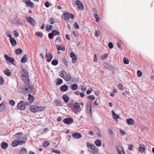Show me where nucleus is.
<instances>
[{
    "label": "nucleus",
    "instance_id": "obj_54",
    "mask_svg": "<svg viewBox=\"0 0 154 154\" xmlns=\"http://www.w3.org/2000/svg\"><path fill=\"white\" fill-rule=\"evenodd\" d=\"M108 46L109 48H112L113 47V44L111 42H110L108 43Z\"/></svg>",
    "mask_w": 154,
    "mask_h": 154
},
{
    "label": "nucleus",
    "instance_id": "obj_56",
    "mask_svg": "<svg viewBox=\"0 0 154 154\" xmlns=\"http://www.w3.org/2000/svg\"><path fill=\"white\" fill-rule=\"evenodd\" d=\"M74 27L76 29H79V26L78 24L76 23V22H75L74 24Z\"/></svg>",
    "mask_w": 154,
    "mask_h": 154
},
{
    "label": "nucleus",
    "instance_id": "obj_33",
    "mask_svg": "<svg viewBox=\"0 0 154 154\" xmlns=\"http://www.w3.org/2000/svg\"><path fill=\"white\" fill-rule=\"evenodd\" d=\"M5 73L8 76H10L11 75V72L10 70L7 69L4 71Z\"/></svg>",
    "mask_w": 154,
    "mask_h": 154
},
{
    "label": "nucleus",
    "instance_id": "obj_35",
    "mask_svg": "<svg viewBox=\"0 0 154 154\" xmlns=\"http://www.w3.org/2000/svg\"><path fill=\"white\" fill-rule=\"evenodd\" d=\"M94 17L96 19L97 22H98L100 20V18L98 15L97 14L94 13Z\"/></svg>",
    "mask_w": 154,
    "mask_h": 154
},
{
    "label": "nucleus",
    "instance_id": "obj_22",
    "mask_svg": "<svg viewBox=\"0 0 154 154\" xmlns=\"http://www.w3.org/2000/svg\"><path fill=\"white\" fill-rule=\"evenodd\" d=\"M10 42L12 46H15L17 44V42L16 40L14 38H12L10 39Z\"/></svg>",
    "mask_w": 154,
    "mask_h": 154
},
{
    "label": "nucleus",
    "instance_id": "obj_3",
    "mask_svg": "<svg viewBox=\"0 0 154 154\" xmlns=\"http://www.w3.org/2000/svg\"><path fill=\"white\" fill-rule=\"evenodd\" d=\"M25 102L21 100L18 103L17 105V109L19 110H23L26 109V106L25 104Z\"/></svg>",
    "mask_w": 154,
    "mask_h": 154
},
{
    "label": "nucleus",
    "instance_id": "obj_17",
    "mask_svg": "<svg viewBox=\"0 0 154 154\" xmlns=\"http://www.w3.org/2000/svg\"><path fill=\"white\" fill-rule=\"evenodd\" d=\"M63 98L66 103H68L69 100V97L66 94H64L63 96Z\"/></svg>",
    "mask_w": 154,
    "mask_h": 154
},
{
    "label": "nucleus",
    "instance_id": "obj_28",
    "mask_svg": "<svg viewBox=\"0 0 154 154\" xmlns=\"http://www.w3.org/2000/svg\"><path fill=\"white\" fill-rule=\"evenodd\" d=\"M71 88L73 90H75L78 88V85L76 84H74L72 85L71 86Z\"/></svg>",
    "mask_w": 154,
    "mask_h": 154
},
{
    "label": "nucleus",
    "instance_id": "obj_58",
    "mask_svg": "<svg viewBox=\"0 0 154 154\" xmlns=\"http://www.w3.org/2000/svg\"><path fill=\"white\" fill-rule=\"evenodd\" d=\"M32 102L31 101H29V102H25V103L26 106V105H29V106L30 105L32 104Z\"/></svg>",
    "mask_w": 154,
    "mask_h": 154
},
{
    "label": "nucleus",
    "instance_id": "obj_36",
    "mask_svg": "<svg viewBox=\"0 0 154 154\" xmlns=\"http://www.w3.org/2000/svg\"><path fill=\"white\" fill-rule=\"evenodd\" d=\"M8 146V143H6L3 142L2 143V148L3 149H6L7 147Z\"/></svg>",
    "mask_w": 154,
    "mask_h": 154
},
{
    "label": "nucleus",
    "instance_id": "obj_59",
    "mask_svg": "<svg viewBox=\"0 0 154 154\" xmlns=\"http://www.w3.org/2000/svg\"><path fill=\"white\" fill-rule=\"evenodd\" d=\"M13 33L15 37H18L19 36L18 33L16 31H14L13 32Z\"/></svg>",
    "mask_w": 154,
    "mask_h": 154
},
{
    "label": "nucleus",
    "instance_id": "obj_11",
    "mask_svg": "<svg viewBox=\"0 0 154 154\" xmlns=\"http://www.w3.org/2000/svg\"><path fill=\"white\" fill-rule=\"evenodd\" d=\"M23 2L26 3L28 6L32 8L34 6L33 3L31 2L30 0H26L23 1Z\"/></svg>",
    "mask_w": 154,
    "mask_h": 154
},
{
    "label": "nucleus",
    "instance_id": "obj_47",
    "mask_svg": "<svg viewBox=\"0 0 154 154\" xmlns=\"http://www.w3.org/2000/svg\"><path fill=\"white\" fill-rule=\"evenodd\" d=\"M137 75L139 77H140L142 75V73L141 71L139 70H138L137 72Z\"/></svg>",
    "mask_w": 154,
    "mask_h": 154
},
{
    "label": "nucleus",
    "instance_id": "obj_64",
    "mask_svg": "<svg viewBox=\"0 0 154 154\" xmlns=\"http://www.w3.org/2000/svg\"><path fill=\"white\" fill-rule=\"evenodd\" d=\"M56 41H58V42H60L62 41V40L59 37H57L56 38Z\"/></svg>",
    "mask_w": 154,
    "mask_h": 154
},
{
    "label": "nucleus",
    "instance_id": "obj_21",
    "mask_svg": "<svg viewBox=\"0 0 154 154\" xmlns=\"http://www.w3.org/2000/svg\"><path fill=\"white\" fill-rule=\"evenodd\" d=\"M127 123L130 125H133L134 123V121L132 119H127Z\"/></svg>",
    "mask_w": 154,
    "mask_h": 154
},
{
    "label": "nucleus",
    "instance_id": "obj_25",
    "mask_svg": "<svg viewBox=\"0 0 154 154\" xmlns=\"http://www.w3.org/2000/svg\"><path fill=\"white\" fill-rule=\"evenodd\" d=\"M56 81L57 82H56V83L57 85H60L63 83V80L59 78L57 79H56Z\"/></svg>",
    "mask_w": 154,
    "mask_h": 154
},
{
    "label": "nucleus",
    "instance_id": "obj_34",
    "mask_svg": "<svg viewBox=\"0 0 154 154\" xmlns=\"http://www.w3.org/2000/svg\"><path fill=\"white\" fill-rule=\"evenodd\" d=\"M51 64L54 66H56L58 64V61L56 60H54L51 62Z\"/></svg>",
    "mask_w": 154,
    "mask_h": 154
},
{
    "label": "nucleus",
    "instance_id": "obj_27",
    "mask_svg": "<svg viewBox=\"0 0 154 154\" xmlns=\"http://www.w3.org/2000/svg\"><path fill=\"white\" fill-rule=\"evenodd\" d=\"M54 103L57 106H62L61 101L57 99L55 100V101H54Z\"/></svg>",
    "mask_w": 154,
    "mask_h": 154
},
{
    "label": "nucleus",
    "instance_id": "obj_42",
    "mask_svg": "<svg viewBox=\"0 0 154 154\" xmlns=\"http://www.w3.org/2000/svg\"><path fill=\"white\" fill-rule=\"evenodd\" d=\"M49 142L48 141L44 142L43 143V146L45 147H46L49 145Z\"/></svg>",
    "mask_w": 154,
    "mask_h": 154
},
{
    "label": "nucleus",
    "instance_id": "obj_48",
    "mask_svg": "<svg viewBox=\"0 0 154 154\" xmlns=\"http://www.w3.org/2000/svg\"><path fill=\"white\" fill-rule=\"evenodd\" d=\"M5 107V103H2L0 104V108L4 109Z\"/></svg>",
    "mask_w": 154,
    "mask_h": 154
},
{
    "label": "nucleus",
    "instance_id": "obj_16",
    "mask_svg": "<svg viewBox=\"0 0 154 154\" xmlns=\"http://www.w3.org/2000/svg\"><path fill=\"white\" fill-rule=\"evenodd\" d=\"M118 154H125L124 150L122 147H119L117 148Z\"/></svg>",
    "mask_w": 154,
    "mask_h": 154
},
{
    "label": "nucleus",
    "instance_id": "obj_26",
    "mask_svg": "<svg viewBox=\"0 0 154 154\" xmlns=\"http://www.w3.org/2000/svg\"><path fill=\"white\" fill-rule=\"evenodd\" d=\"M94 143L97 146H100L101 144V142L100 140L97 139L95 141Z\"/></svg>",
    "mask_w": 154,
    "mask_h": 154
},
{
    "label": "nucleus",
    "instance_id": "obj_18",
    "mask_svg": "<svg viewBox=\"0 0 154 154\" xmlns=\"http://www.w3.org/2000/svg\"><path fill=\"white\" fill-rule=\"evenodd\" d=\"M27 56L25 54L21 59V61L22 63H24L27 61Z\"/></svg>",
    "mask_w": 154,
    "mask_h": 154
},
{
    "label": "nucleus",
    "instance_id": "obj_46",
    "mask_svg": "<svg viewBox=\"0 0 154 154\" xmlns=\"http://www.w3.org/2000/svg\"><path fill=\"white\" fill-rule=\"evenodd\" d=\"M45 5L46 7L47 8H48L51 5V4L49 3L48 1L46 2L45 3Z\"/></svg>",
    "mask_w": 154,
    "mask_h": 154
},
{
    "label": "nucleus",
    "instance_id": "obj_20",
    "mask_svg": "<svg viewBox=\"0 0 154 154\" xmlns=\"http://www.w3.org/2000/svg\"><path fill=\"white\" fill-rule=\"evenodd\" d=\"M19 145L18 141L17 139H15L11 144V146L13 147H15Z\"/></svg>",
    "mask_w": 154,
    "mask_h": 154
},
{
    "label": "nucleus",
    "instance_id": "obj_13",
    "mask_svg": "<svg viewBox=\"0 0 154 154\" xmlns=\"http://www.w3.org/2000/svg\"><path fill=\"white\" fill-rule=\"evenodd\" d=\"M68 88V86L66 84H64L61 86L60 88V90L63 92H65L67 91Z\"/></svg>",
    "mask_w": 154,
    "mask_h": 154
},
{
    "label": "nucleus",
    "instance_id": "obj_29",
    "mask_svg": "<svg viewBox=\"0 0 154 154\" xmlns=\"http://www.w3.org/2000/svg\"><path fill=\"white\" fill-rule=\"evenodd\" d=\"M86 145L88 148H90L92 149L94 148H95V146L94 145L92 144L89 142L87 143Z\"/></svg>",
    "mask_w": 154,
    "mask_h": 154
},
{
    "label": "nucleus",
    "instance_id": "obj_57",
    "mask_svg": "<svg viewBox=\"0 0 154 154\" xmlns=\"http://www.w3.org/2000/svg\"><path fill=\"white\" fill-rule=\"evenodd\" d=\"M48 131V128H44V129H43V133H42V134L45 133Z\"/></svg>",
    "mask_w": 154,
    "mask_h": 154
},
{
    "label": "nucleus",
    "instance_id": "obj_4",
    "mask_svg": "<svg viewBox=\"0 0 154 154\" xmlns=\"http://www.w3.org/2000/svg\"><path fill=\"white\" fill-rule=\"evenodd\" d=\"M32 91V88L31 85L29 84L25 86L24 89V91L25 93H30Z\"/></svg>",
    "mask_w": 154,
    "mask_h": 154
},
{
    "label": "nucleus",
    "instance_id": "obj_40",
    "mask_svg": "<svg viewBox=\"0 0 154 154\" xmlns=\"http://www.w3.org/2000/svg\"><path fill=\"white\" fill-rule=\"evenodd\" d=\"M22 52V50L21 49H17L15 51V53L17 54H20Z\"/></svg>",
    "mask_w": 154,
    "mask_h": 154
},
{
    "label": "nucleus",
    "instance_id": "obj_38",
    "mask_svg": "<svg viewBox=\"0 0 154 154\" xmlns=\"http://www.w3.org/2000/svg\"><path fill=\"white\" fill-rule=\"evenodd\" d=\"M53 32V34L54 35H59L60 33V32L57 30H53L52 31Z\"/></svg>",
    "mask_w": 154,
    "mask_h": 154
},
{
    "label": "nucleus",
    "instance_id": "obj_15",
    "mask_svg": "<svg viewBox=\"0 0 154 154\" xmlns=\"http://www.w3.org/2000/svg\"><path fill=\"white\" fill-rule=\"evenodd\" d=\"M30 109L33 112H36L38 109V107L35 106L34 105H32L30 107Z\"/></svg>",
    "mask_w": 154,
    "mask_h": 154
},
{
    "label": "nucleus",
    "instance_id": "obj_43",
    "mask_svg": "<svg viewBox=\"0 0 154 154\" xmlns=\"http://www.w3.org/2000/svg\"><path fill=\"white\" fill-rule=\"evenodd\" d=\"M123 62L125 64H128L129 63V61L128 59L126 58L125 57H124L123 59Z\"/></svg>",
    "mask_w": 154,
    "mask_h": 154
},
{
    "label": "nucleus",
    "instance_id": "obj_50",
    "mask_svg": "<svg viewBox=\"0 0 154 154\" xmlns=\"http://www.w3.org/2000/svg\"><path fill=\"white\" fill-rule=\"evenodd\" d=\"M118 87L119 88V89L121 91H122L123 90V86L122 84H120L119 85H118Z\"/></svg>",
    "mask_w": 154,
    "mask_h": 154
},
{
    "label": "nucleus",
    "instance_id": "obj_14",
    "mask_svg": "<svg viewBox=\"0 0 154 154\" xmlns=\"http://www.w3.org/2000/svg\"><path fill=\"white\" fill-rule=\"evenodd\" d=\"M140 147L139 148V150L140 153L143 152L145 150V147L144 145L142 144H139Z\"/></svg>",
    "mask_w": 154,
    "mask_h": 154
},
{
    "label": "nucleus",
    "instance_id": "obj_2",
    "mask_svg": "<svg viewBox=\"0 0 154 154\" xmlns=\"http://www.w3.org/2000/svg\"><path fill=\"white\" fill-rule=\"evenodd\" d=\"M28 72L25 69H22L21 72V79L24 81L25 82V80H27L28 78Z\"/></svg>",
    "mask_w": 154,
    "mask_h": 154
},
{
    "label": "nucleus",
    "instance_id": "obj_55",
    "mask_svg": "<svg viewBox=\"0 0 154 154\" xmlns=\"http://www.w3.org/2000/svg\"><path fill=\"white\" fill-rule=\"evenodd\" d=\"M77 58L76 57L72 58V62L74 63L76 62V60H77Z\"/></svg>",
    "mask_w": 154,
    "mask_h": 154
},
{
    "label": "nucleus",
    "instance_id": "obj_9",
    "mask_svg": "<svg viewBox=\"0 0 154 154\" xmlns=\"http://www.w3.org/2000/svg\"><path fill=\"white\" fill-rule=\"evenodd\" d=\"M45 57L48 62H50L53 58L52 55L50 53H46Z\"/></svg>",
    "mask_w": 154,
    "mask_h": 154
},
{
    "label": "nucleus",
    "instance_id": "obj_8",
    "mask_svg": "<svg viewBox=\"0 0 154 154\" xmlns=\"http://www.w3.org/2000/svg\"><path fill=\"white\" fill-rule=\"evenodd\" d=\"M63 121L66 124L69 125L73 122V119L71 118H66L63 120Z\"/></svg>",
    "mask_w": 154,
    "mask_h": 154
},
{
    "label": "nucleus",
    "instance_id": "obj_10",
    "mask_svg": "<svg viewBox=\"0 0 154 154\" xmlns=\"http://www.w3.org/2000/svg\"><path fill=\"white\" fill-rule=\"evenodd\" d=\"M72 137L74 139H79L81 137L82 135L79 133H75L72 134Z\"/></svg>",
    "mask_w": 154,
    "mask_h": 154
},
{
    "label": "nucleus",
    "instance_id": "obj_49",
    "mask_svg": "<svg viewBox=\"0 0 154 154\" xmlns=\"http://www.w3.org/2000/svg\"><path fill=\"white\" fill-rule=\"evenodd\" d=\"M113 119L115 120L116 119V121H117L118 120L117 119H119L120 118V117L118 115H116L114 116H113Z\"/></svg>",
    "mask_w": 154,
    "mask_h": 154
},
{
    "label": "nucleus",
    "instance_id": "obj_23",
    "mask_svg": "<svg viewBox=\"0 0 154 154\" xmlns=\"http://www.w3.org/2000/svg\"><path fill=\"white\" fill-rule=\"evenodd\" d=\"M69 13L68 12H66L64 14V19L66 21L68 20L69 18Z\"/></svg>",
    "mask_w": 154,
    "mask_h": 154
},
{
    "label": "nucleus",
    "instance_id": "obj_19",
    "mask_svg": "<svg viewBox=\"0 0 154 154\" xmlns=\"http://www.w3.org/2000/svg\"><path fill=\"white\" fill-rule=\"evenodd\" d=\"M103 66L105 68L108 69L110 70L112 69V67L108 63H103Z\"/></svg>",
    "mask_w": 154,
    "mask_h": 154
},
{
    "label": "nucleus",
    "instance_id": "obj_12",
    "mask_svg": "<svg viewBox=\"0 0 154 154\" xmlns=\"http://www.w3.org/2000/svg\"><path fill=\"white\" fill-rule=\"evenodd\" d=\"M91 108L92 104L91 102H88L87 103V109L88 110H89V113L91 114Z\"/></svg>",
    "mask_w": 154,
    "mask_h": 154
},
{
    "label": "nucleus",
    "instance_id": "obj_39",
    "mask_svg": "<svg viewBox=\"0 0 154 154\" xmlns=\"http://www.w3.org/2000/svg\"><path fill=\"white\" fill-rule=\"evenodd\" d=\"M87 98L88 99L91 100H94L95 99V97L93 95L88 96Z\"/></svg>",
    "mask_w": 154,
    "mask_h": 154
},
{
    "label": "nucleus",
    "instance_id": "obj_45",
    "mask_svg": "<svg viewBox=\"0 0 154 154\" xmlns=\"http://www.w3.org/2000/svg\"><path fill=\"white\" fill-rule=\"evenodd\" d=\"M52 151L53 152H54L58 154H60V152L59 150H54L53 149H52Z\"/></svg>",
    "mask_w": 154,
    "mask_h": 154
},
{
    "label": "nucleus",
    "instance_id": "obj_30",
    "mask_svg": "<svg viewBox=\"0 0 154 154\" xmlns=\"http://www.w3.org/2000/svg\"><path fill=\"white\" fill-rule=\"evenodd\" d=\"M53 26L52 25H50L48 26V24L46 25V30L48 32H49L50 30H51L53 28Z\"/></svg>",
    "mask_w": 154,
    "mask_h": 154
},
{
    "label": "nucleus",
    "instance_id": "obj_51",
    "mask_svg": "<svg viewBox=\"0 0 154 154\" xmlns=\"http://www.w3.org/2000/svg\"><path fill=\"white\" fill-rule=\"evenodd\" d=\"M108 57V55L107 54H104L101 56V59L103 60H104L106 58H107Z\"/></svg>",
    "mask_w": 154,
    "mask_h": 154
},
{
    "label": "nucleus",
    "instance_id": "obj_32",
    "mask_svg": "<svg viewBox=\"0 0 154 154\" xmlns=\"http://www.w3.org/2000/svg\"><path fill=\"white\" fill-rule=\"evenodd\" d=\"M28 100L29 101H31L33 102L34 100V97L31 95L30 94H28Z\"/></svg>",
    "mask_w": 154,
    "mask_h": 154
},
{
    "label": "nucleus",
    "instance_id": "obj_41",
    "mask_svg": "<svg viewBox=\"0 0 154 154\" xmlns=\"http://www.w3.org/2000/svg\"><path fill=\"white\" fill-rule=\"evenodd\" d=\"M48 22H49V23L51 24H54L55 22L54 19L52 18H51L50 19H49V20L48 21Z\"/></svg>",
    "mask_w": 154,
    "mask_h": 154
},
{
    "label": "nucleus",
    "instance_id": "obj_31",
    "mask_svg": "<svg viewBox=\"0 0 154 154\" xmlns=\"http://www.w3.org/2000/svg\"><path fill=\"white\" fill-rule=\"evenodd\" d=\"M20 154H27V152L25 148H23L20 151Z\"/></svg>",
    "mask_w": 154,
    "mask_h": 154
},
{
    "label": "nucleus",
    "instance_id": "obj_62",
    "mask_svg": "<svg viewBox=\"0 0 154 154\" xmlns=\"http://www.w3.org/2000/svg\"><path fill=\"white\" fill-rule=\"evenodd\" d=\"M4 82V80L3 78L0 77V84H3Z\"/></svg>",
    "mask_w": 154,
    "mask_h": 154
},
{
    "label": "nucleus",
    "instance_id": "obj_6",
    "mask_svg": "<svg viewBox=\"0 0 154 154\" xmlns=\"http://www.w3.org/2000/svg\"><path fill=\"white\" fill-rule=\"evenodd\" d=\"M75 4L78 6V8L79 9L81 10H84L83 5L82 2L79 0H77L75 2Z\"/></svg>",
    "mask_w": 154,
    "mask_h": 154
},
{
    "label": "nucleus",
    "instance_id": "obj_37",
    "mask_svg": "<svg viewBox=\"0 0 154 154\" xmlns=\"http://www.w3.org/2000/svg\"><path fill=\"white\" fill-rule=\"evenodd\" d=\"M80 105L79 104L77 103H75L73 105V108L75 109H77L80 107Z\"/></svg>",
    "mask_w": 154,
    "mask_h": 154
},
{
    "label": "nucleus",
    "instance_id": "obj_63",
    "mask_svg": "<svg viewBox=\"0 0 154 154\" xmlns=\"http://www.w3.org/2000/svg\"><path fill=\"white\" fill-rule=\"evenodd\" d=\"M108 131L109 132V134L110 135H111V134H113V132L112 131V130L110 129H108Z\"/></svg>",
    "mask_w": 154,
    "mask_h": 154
},
{
    "label": "nucleus",
    "instance_id": "obj_61",
    "mask_svg": "<svg viewBox=\"0 0 154 154\" xmlns=\"http://www.w3.org/2000/svg\"><path fill=\"white\" fill-rule=\"evenodd\" d=\"M86 87L84 85L82 87L81 90L83 91H85L86 90Z\"/></svg>",
    "mask_w": 154,
    "mask_h": 154
},
{
    "label": "nucleus",
    "instance_id": "obj_60",
    "mask_svg": "<svg viewBox=\"0 0 154 154\" xmlns=\"http://www.w3.org/2000/svg\"><path fill=\"white\" fill-rule=\"evenodd\" d=\"M97 58L96 55V54H95L94 55V61L95 62H97Z\"/></svg>",
    "mask_w": 154,
    "mask_h": 154
},
{
    "label": "nucleus",
    "instance_id": "obj_53",
    "mask_svg": "<svg viewBox=\"0 0 154 154\" xmlns=\"http://www.w3.org/2000/svg\"><path fill=\"white\" fill-rule=\"evenodd\" d=\"M62 63L64 64L66 66H67V63L66 62V60L65 59H63L62 60Z\"/></svg>",
    "mask_w": 154,
    "mask_h": 154
},
{
    "label": "nucleus",
    "instance_id": "obj_1",
    "mask_svg": "<svg viewBox=\"0 0 154 154\" xmlns=\"http://www.w3.org/2000/svg\"><path fill=\"white\" fill-rule=\"evenodd\" d=\"M60 75L66 81H69L71 79L70 74L69 73H67L64 70H62L60 72Z\"/></svg>",
    "mask_w": 154,
    "mask_h": 154
},
{
    "label": "nucleus",
    "instance_id": "obj_44",
    "mask_svg": "<svg viewBox=\"0 0 154 154\" xmlns=\"http://www.w3.org/2000/svg\"><path fill=\"white\" fill-rule=\"evenodd\" d=\"M53 33V32L52 31L51 32L48 34V36L50 39H51L53 38V36L54 35Z\"/></svg>",
    "mask_w": 154,
    "mask_h": 154
},
{
    "label": "nucleus",
    "instance_id": "obj_7",
    "mask_svg": "<svg viewBox=\"0 0 154 154\" xmlns=\"http://www.w3.org/2000/svg\"><path fill=\"white\" fill-rule=\"evenodd\" d=\"M5 58L10 63L13 64L14 61V59L11 57H9L8 55L6 54L4 55Z\"/></svg>",
    "mask_w": 154,
    "mask_h": 154
},
{
    "label": "nucleus",
    "instance_id": "obj_52",
    "mask_svg": "<svg viewBox=\"0 0 154 154\" xmlns=\"http://www.w3.org/2000/svg\"><path fill=\"white\" fill-rule=\"evenodd\" d=\"M9 102L10 103V104L12 106H13L15 105V102L13 100H10L9 101Z\"/></svg>",
    "mask_w": 154,
    "mask_h": 154
},
{
    "label": "nucleus",
    "instance_id": "obj_5",
    "mask_svg": "<svg viewBox=\"0 0 154 154\" xmlns=\"http://www.w3.org/2000/svg\"><path fill=\"white\" fill-rule=\"evenodd\" d=\"M27 21L29 23H30L33 26L35 25V22L31 17H26V18Z\"/></svg>",
    "mask_w": 154,
    "mask_h": 154
},
{
    "label": "nucleus",
    "instance_id": "obj_24",
    "mask_svg": "<svg viewBox=\"0 0 154 154\" xmlns=\"http://www.w3.org/2000/svg\"><path fill=\"white\" fill-rule=\"evenodd\" d=\"M15 136L18 138V140H20L22 139L21 138L23 136V134L21 132H19L16 134Z\"/></svg>",
    "mask_w": 154,
    "mask_h": 154
}]
</instances>
